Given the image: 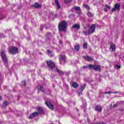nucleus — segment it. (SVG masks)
Segmentation results:
<instances>
[{"mask_svg":"<svg viewBox=\"0 0 124 124\" xmlns=\"http://www.w3.org/2000/svg\"><path fill=\"white\" fill-rule=\"evenodd\" d=\"M86 106V105L85 104L84 106L82 107V108H85Z\"/></svg>","mask_w":124,"mask_h":124,"instance_id":"58836bf2","label":"nucleus"},{"mask_svg":"<svg viewBox=\"0 0 124 124\" xmlns=\"http://www.w3.org/2000/svg\"><path fill=\"white\" fill-rule=\"evenodd\" d=\"M73 29H77V30H79L80 29V25L79 24H75L73 26Z\"/></svg>","mask_w":124,"mask_h":124,"instance_id":"a211bd4d","label":"nucleus"},{"mask_svg":"<svg viewBox=\"0 0 124 124\" xmlns=\"http://www.w3.org/2000/svg\"><path fill=\"white\" fill-rule=\"evenodd\" d=\"M116 67H117L118 69L121 68V65H116Z\"/></svg>","mask_w":124,"mask_h":124,"instance_id":"f704fd0d","label":"nucleus"},{"mask_svg":"<svg viewBox=\"0 0 124 124\" xmlns=\"http://www.w3.org/2000/svg\"><path fill=\"white\" fill-rule=\"evenodd\" d=\"M83 46L84 49H87V48H88V44H87L86 43L83 44Z\"/></svg>","mask_w":124,"mask_h":124,"instance_id":"bb28decb","label":"nucleus"},{"mask_svg":"<svg viewBox=\"0 0 124 124\" xmlns=\"http://www.w3.org/2000/svg\"><path fill=\"white\" fill-rule=\"evenodd\" d=\"M38 116V112H35L31 114L30 116H29V119H33L34 117H36Z\"/></svg>","mask_w":124,"mask_h":124,"instance_id":"ddd939ff","label":"nucleus"},{"mask_svg":"<svg viewBox=\"0 0 124 124\" xmlns=\"http://www.w3.org/2000/svg\"><path fill=\"white\" fill-rule=\"evenodd\" d=\"M47 37L50 38L52 36V34H51L50 32H48L47 34Z\"/></svg>","mask_w":124,"mask_h":124,"instance_id":"2f4dec72","label":"nucleus"},{"mask_svg":"<svg viewBox=\"0 0 124 124\" xmlns=\"http://www.w3.org/2000/svg\"><path fill=\"white\" fill-rule=\"evenodd\" d=\"M87 14L88 17H93V14L90 12H88Z\"/></svg>","mask_w":124,"mask_h":124,"instance_id":"393cba45","label":"nucleus"},{"mask_svg":"<svg viewBox=\"0 0 124 124\" xmlns=\"http://www.w3.org/2000/svg\"><path fill=\"white\" fill-rule=\"evenodd\" d=\"M46 104L50 110H54V106H53L51 103L49 102H46Z\"/></svg>","mask_w":124,"mask_h":124,"instance_id":"9d476101","label":"nucleus"},{"mask_svg":"<svg viewBox=\"0 0 124 124\" xmlns=\"http://www.w3.org/2000/svg\"><path fill=\"white\" fill-rule=\"evenodd\" d=\"M59 43H60V44H61V45H62V41L60 40V41H59Z\"/></svg>","mask_w":124,"mask_h":124,"instance_id":"e433bc0d","label":"nucleus"},{"mask_svg":"<svg viewBox=\"0 0 124 124\" xmlns=\"http://www.w3.org/2000/svg\"><path fill=\"white\" fill-rule=\"evenodd\" d=\"M65 62V55H61L60 58V64H62Z\"/></svg>","mask_w":124,"mask_h":124,"instance_id":"6e6552de","label":"nucleus"},{"mask_svg":"<svg viewBox=\"0 0 124 124\" xmlns=\"http://www.w3.org/2000/svg\"><path fill=\"white\" fill-rule=\"evenodd\" d=\"M95 110L98 112H101V111H102V108L99 105L96 106Z\"/></svg>","mask_w":124,"mask_h":124,"instance_id":"4468645a","label":"nucleus"},{"mask_svg":"<svg viewBox=\"0 0 124 124\" xmlns=\"http://www.w3.org/2000/svg\"><path fill=\"white\" fill-rule=\"evenodd\" d=\"M121 6L118 3H116L114 5V8H113L111 10L112 12H115L116 11V10H118V11H120V7Z\"/></svg>","mask_w":124,"mask_h":124,"instance_id":"0eeeda50","label":"nucleus"},{"mask_svg":"<svg viewBox=\"0 0 124 124\" xmlns=\"http://www.w3.org/2000/svg\"><path fill=\"white\" fill-rule=\"evenodd\" d=\"M43 30V25H41V27L40 28V31H42Z\"/></svg>","mask_w":124,"mask_h":124,"instance_id":"c9c22d12","label":"nucleus"},{"mask_svg":"<svg viewBox=\"0 0 124 124\" xmlns=\"http://www.w3.org/2000/svg\"><path fill=\"white\" fill-rule=\"evenodd\" d=\"M2 18H0V20H2Z\"/></svg>","mask_w":124,"mask_h":124,"instance_id":"a19ab883","label":"nucleus"},{"mask_svg":"<svg viewBox=\"0 0 124 124\" xmlns=\"http://www.w3.org/2000/svg\"><path fill=\"white\" fill-rule=\"evenodd\" d=\"M53 71L57 72L59 74V75H63V74H64V73H63V71H61L60 70H59V69H58L57 68H55V69H54L53 70Z\"/></svg>","mask_w":124,"mask_h":124,"instance_id":"f8f14e48","label":"nucleus"},{"mask_svg":"<svg viewBox=\"0 0 124 124\" xmlns=\"http://www.w3.org/2000/svg\"><path fill=\"white\" fill-rule=\"evenodd\" d=\"M38 111L41 114H42L43 113V109L42 108L39 107L38 108Z\"/></svg>","mask_w":124,"mask_h":124,"instance_id":"5701e85b","label":"nucleus"},{"mask_svg":"<svg viewBox=\"0 0 124 124\" xmlns=\"http://www.w3.org/2000/svg\"><path fill=\"white\" fill-rule=\"evenodd\" d=\"M88 67H89V68L92 69L93 70H95L96 71H100L101 70L100 65H99L90 64L88 65Z\"/></svg>","mask_w":124,"mask_h":124,"instance_id":"39448f33","label":"nucleus"},{"mask_svg":"<svg viewBox=\"0 0 124 124\" xmlns=\"http://www.w3.org/2000/svg\"><path fill=\"white\" fill-rule=\"evenodd\" d=\"M0 37H1V34H0Z\"/></svg>","mask_w":124,"mask_h":124,"instance_id":"79ce46f5","label":"nucleus"},{"mask_svg":"<svg viewBox=\"0 0 124 124\" xmlns=\"http://www.w3.org/2000/svg\"><path fill=\"white\" fill-rule=\"evenodd\" d=\"M7 105H8V102H4L3 103V107H6V106H7Z\"/></svg>","mask_w":124,"mask_h":124,"instance_id":"c85d7f7f","label":"nucleus"},{"mask_svg":"<svg viewBox=\"0 0 124 124\" xmlns=\"http://www.w3.org/2000/svg\"><path fill=\"white\" fill-rule=\"evenodd\" d=\"M38 91H41L42 92H44V89H43V87L41 85L38 86Z\"/></svg>","mask_w":124,"mask_h":124,"instance_id":"412c9836","label":"nucleus"},{"mask_svg":"<svg viewBox=\"0 0 124 124\" xmlns=\"http://www.w3.org/2000/svg\"><path fill=\"white\" fill-rule=\"evenodd\" d=\"M84 111H86V109H84Z\"/></svg>","mask_w":124,"mask_h":124,"instance_id":"37998d69","label":"nucleus"},{"mask_svg":"<svg viewBox=\"0 0 124 124\" xmlns=\"http://www.w3.org/2000/svg\"><path fill=\"white\" fill-rule=\"evenodd\" d=\"M72 0H64V1L65 3H68V2H71Z\"/></svg>","mask_w":124,"mask_h":124,"instance_id":"c756f323","label":"nucleus"},{"mask_svg":"<svg viewBox=\"0 0 124 124\" xmlns=\"http://www.w3.org/2000/svg\"><path fill=\"white\" fill-rule=\"evenodd\" d=\"M46 62L48 66V68H51V69H52L53 71H54V70H55L54 69V68H56V67H55V63L52 61L49 60L46 61Z\"/></svg>","mask_w":124,"mask_h":124,"instance_id":"20e7f679","label":"nucleus"},{"mask_svg":"<svg viewBox=\"0 0 124 124\" xmlns=\"http://www.w3.org/2000/svg\"><path fill=\"white\" fill-rule=\"evenodd\" d=\"M105 8L104 9V11L106 12L107 11V9L110 10L111 9V7L109 6H108V5H105ZM107 8V9H106Z\"/></svg>","mask_w":124,"mask_h":124,"instance_id":"b1692460","label":"nucleus"},{"mask_svg":"<svg viewBox=\"0 0 124 124\" xmlns=\"http://www.w3.org/2000/svg\"><path fill=\"white\" fill-rule=\"evenodd\" d=\"M47 54L49 57H52V56H53L52 52L50 51V50H47Z\"/></svg>","mask_w":124,"mask_h":124,"instance_id":"a878e982","label":"nucleus"},{"mask_svg":"<svg viewBox=\"0 0 124 124\" xmlns=\"http://www.w3.org/2000/svg\"><path fill=\"white\" fill-rule=\"evenodd\" d=\"M74 49L76 50V51H78L80 50V46L79 45H77L75 46Z\"/></svg>","mask_w":124,"mask_h":124,"instance_id":"aec40b11","label":"nucleus"},{"mask_svg":"<svg viewBox=\"0 0 124 124\" xmlns=\"http://www.w3.org/2000/svg\"><path fill=\"white\" fill-rule=\"evenodd\" d=\"M9 52L11 53V54H17L18 53V48L13 47L9 49Z\"/></svg>","mask_w":124,"mask_h":124,"instance_id":"423d86ee","label":"nucleus"},{"mask_svg":"<svg viewBox=\"0 0 124 124\" xmlns=\"http://www.w3.org/2000/svg\"><path fill=\"white\" fill-rule=\"evenodd\" d=\"M87 67H88V66H83V68H87Z\"/></svg>","mask_w":124,"mask_h":124,"instance_id":"4c0bfd02","label":"nucleus"},{"mask_svg":"<svg viewBox=\"0 0 124 124\" xmlns=\"http://www.w3.org/2000/svg\"><path fill=\"white\" fill-rule=\"evenodd\" d=\"M72 86L73 88H74L75 89H76V88H78L79 85H78V84H77V83L73 82Z\"/></svg>","mask_w":124,"mask_h":124,"instance_id":"6ab92c4d","label":"nucleus"},{"mask_svg":"<svg viewBox=\"0 0 124 124\" xmlns=\"http://www.w3.org/2000/svg\"><path fill=\"white\" fill-rule=\"evenodd\" d=\"M67 27V22L65 21H62L59 24L58 29L59 31H65Z\"/></svg>","mask_w":124,"mask_h":124,"instance_id":"f03ea898","label":"nucleus"},{"mask_svg":"<svg viewBox=\"0 0 124 124\" xmlns=\"http://www.w3.org/2000/svg\"><path fill=\"white\" fill-rule=\"evenodd\" d=\"M110 49H111L112 51H115L116 50V46L114 44H112L110 45Z\"/></svg>","mask_w":124,"mask_h":124,"instance_id":"f3484780","label":"nucleus"},{"mask_svg":"<svg viewBox=\"0 0 124 124\" xmlns=\"http://www.w3.org/2000/svg\"><path fill=\"white\" fill-rule=\"evenodd\" d=\"M0 100H1V97L0 96Z\"/></svg>","mask_w":124,"mask_h":124,"instance_id":"ea45409f","label":"nucleus"},{"mask_svg":"<svg viewBox=\"0 0 124 124\" xmlns=\"http://www.w3.org/2000/svg\"><path fill=\"white\" fill-rule=\"evenodd\" d=\"M83 59H84V60H86V61H88V62H92V61H93V59L89 56H83Z\"/></svg>","mask_w":124,"mask_h":124,"instance_id":"9b49d317","label":"nucleus"},{"mask_svg":"<svg viewBox=\"0 0 124 124\" xmlns=\"http://www.w3.org/2000/svg\"><path fill=\"white\" fill-rule=\"evenodd\" d=\"M55 2L57 6V9H60V8H61V5L60 4V2H59V0H55Z\"/></svg>","mask_w":124,"mask_h":124,"instance_id":"dca6fc26","label":"nucleus"},{"mask_svg":"<svg viewBox=\"0 0 124 124\" xmlns=\"http://www.w3.org/2000/svg\"><path fill=\"white\" fill-rule=\"evenodd\" d=\"M83 6L86 8V9H90V7L88 5H84Z\"/></svg>","mask_w":124,"mask_h":124,"instance_id":"7c9ffc66","label":"nucleus"},{"mask_svg":"<svg viewBox=\"0 0 124 124\" xmlns=\"http://www.w3.org/2000/svg\"><path fill=\"white\" fill-rule=\"evenodd\" d=\"M1 57L2 58V61L3 62H4L5 65H7L8 62H7V57H6V55H5V51L3 50H1Z\"/></svg>","mask_w":124,"mask_h":124,"instance_id":"7ed1b4c3","label":"nucleus"},{"mask_svg":"<svg viewBox=\"0 0 124 124\" xmlns=\"http://www.w3.org/2000/svg\"><path fill=\"white\" fill-rule=\"evenodd\" d=\"M74 9L76 10V11H80L81 9L80 8V7L79 6H75Z\"/></svg>","mask_w":124,"mask_h":124,"instance_id":"4be33fe9","label":"nucleus"},{"mask_svg":"<svg viewBox=\"0 0 124 124\" xmlns=\"http://www.w3.org/2000/svg\"><path fill=\"white\" fill-rule=\"evenodd\" d=\"M118 92H106L105 93H118Z\"/></svg>","mask_w":124,"mask_h":124,"instance_id":"cd10ccee","label":"nucleus"},{"mask_svg":"<svg viewBox=\"0 0 124 124\" xmlns=\"http://www.w3.org/2000/svg\"><path fill=\"white\" fill-rule=\"evenodd\" d=\"M26 84H27V82H26V81H22L21 82V84L23 85V86H25L26 85Z\"/></svg>","mask_w":124,"mask_h":124,"instance_id":"473e14b6","label":"nucleus"},{"mask_svg":"<svg viewBox=\"0 0 124 124\" xmlns=\"http://www.w3.org/2000/svg\"><path fill=\"white\" fill-rule=\"evenodd\" d=\"M86 88V84H84L81 85L80 88H79V91L78 92V94L80 95L81 93H82V92L84 90H85V88Z\"/></svg>","mask_w":124,"mask_h":124,"instance_id":"1a4fd4ad","label":"nucleus"},{"mask_svg":"<svg viewBox=\"0 0 124 124\" xmlns=\"http://www.w3.org/2000/svg\"><path fill=\"white\" fill-rule=\"evenodd\" d=\"M69 18H73V17H74V15H70L69 16Z\"/></svg>","mask_w":124,"mask_h":124,"instance_id":"72a5a7b5","label":"nucleus"},{"mask_svg":"<svg viewBox=\"0 0 124 124\" xmlns=\"http://www.w3.org/2000/svg\"><path fill=\"white\" fill-rule=\"evenodd\" d=\"M32 7H34V8H39L41 7V5L38 4V3H35L34 5L31 6Z\"/></svg>","mask_w":124,"mask_h":124,"instance_id":"2eb2a0df","label":"nucleus"},{"mask_svg":"<svg viewBox=\"0 0 124 124\" xmlns=\"http://www.w3.org/2000/svg\"><path fill=\"white\" fill-rule=\"evenodd\" d=\"M88 31L84 30L83 31V34L85 35H89L90 34H93L94 31H95V25L93 24L89 27Z\"/></svg>","mask_w":124,"mask_h":124,"instance_id":"f257e3e1","label":"nucleus"}]
</instances>
